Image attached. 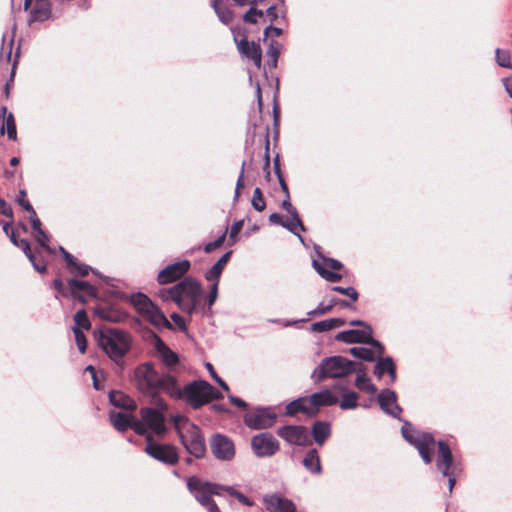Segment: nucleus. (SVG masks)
<instances>
[{
	"instance_id": "obj_22",
	"label": "nucleus",
	"mask_w": 512,
	"mask_h": 512,
	"mask_svg": "<svg viewBox=\"0 0 512 512\" xmlns=\"http://www.w3.org/2000/svg\"><path fill=\"white\" fill-rule=\"evenodd\" d=\"M52 15V6L49 0H36L34 7L30 11L28 23L44 22Z\"/></svg>"
},
{
	"instance_id": "obj_3",
	"label": "nucleus",
	"mask_w": 512,
	"mask_h": 512,
	"mask_svg": "<svg viewBox=\"0 0 512 512\" xmlns=\"http://www.w3.org/2000/svg\"><path fill=\"white\" fill-rule=\"evenodd\" d=\"M164 300H172L183 312L192 315L198 309L206 312L205 307L200 305L202 286L200 282L192 277H185L174 286L160 292Z\"/></svg>"
},
{
	"instance_id": "obj_49",
	"label": "nucleus",
	"mask_w": 512,
	"mask_h": 512,
	"mask_svg": "<svg viewBox=\"0 0 512 512\" xmlns=\"http://www.w3.org/2000/svg\"><path fill=\"white\" fill-rule=\"evenodd\" d=\"M73 333H74V337H75V342H76V345L78 347V350L84 354L86 352V348H87V339H86V336L84 334V332L80 329H78V327H73Z\"/></svg>"
},
{
	"instance_id": "obj_60",
	"label": "nucleus",
	"mask_w": 512,
	"mask_h": 512,
	"mask_svg": "<svg viewBox=\"0 0 512 512\" xmlns=\"http://www.w3.org/2000/svg\"><path fill=\"white\" fill-rule=\"evenodd\" d=\"M36 240L38 242V244L43 247L44 249H46L48 252H51V248L49 246V237L48 235L45 233L44 230L36 233Z\"/></svg>"
},
{
	"instance_id": "obj_44",
	"label": "nucleus",
	"mask_w": 512,
	"mask_h": 512,
	"mask_svg": "<svg viewBox=\"0 0 512 512\" xmlns=\"http://www.w3.org/2000/svg\"><path fill=\"white\" fill-rule=\"evenodd\" d=\"M75 325L73 327H78V329H90L91 322L88 318L87 312L84 309H80L74 315Z\"/></svg>"
},
{
	"instance_id": "obj_45",
	"label": "nucleus",
	"mask_w": 512,
	"mask_h": 512,
	"mask_svg": "<svg viewBox=\"0 0 512 512\" xmlns=\"http://www.w3.org/2000/svg\"><path fill=\"white\" fill-rule=\"evenodd\" d=\"M68 267L70 268L71 273L78 274L82 277L87 276L89 272H93L94 274L99 275V273L96 270H94L87 264L79 262L77 258L76 263L74 265H68Z\"/></svg>"
},
{
	"instance_id": "obj_25",
	"label": "nucleus",
	"mask_w": 512,
	"mask_h": 512,
	"mask_svg": "<svg viewBox=\"0 0 512 512\" xmlns=\"http://www.w3.org/2000/svg\"><path fill=\"white\" fill-rule=\"evenodd\" d=\"M368 336L367 330L348 329L336 334L335 340L346 344H365Z\"/></svg>"
},
{
	"instance_id": "obj_29",
	"label": "nucleus",
	"mask_w": 512,
	"mask_h": 512,
	"mask_svg": "<svg viewBox=\"0 0 512 512\" xmlns=\"http://www.w3.org/2000/svg\"><path fill=\"white\" fill-rule=\"evenodd\" d=\"M302 464L311 474L319 475L322 472L321 460L316 448H311L306 452Z\"/></svg>"
},
{
	"instance_id": "obj_5",
	"label": "nucleus",
	"mask_w": 512,
	"mask_h": 512,
	"mask_svg": "<svg viewBox=\"0 0 512 512\" xmlns=\"http://www.w3.org/2000/svg\"><path fill=\"white\" fill-rule=\"evenodd\" d=\"M177 394H171L174 398H184L193 409H199L207 403L208 393L212 391V385L206 380H194L182 389L176 381Z\"/></svg>"
},
{
	"instance_id": "obj_51",
	"label": "nucleus",
	"mask_w": 512,
	"mask_h": 512,
	"mask_svg": "<svg viewBox=\"0 0 512 512\" xmlns=\"http://www.w3.org/2000/svg\"><path fill=\"white\" fill-rule=\"evenodd\" d=\"M205 367L208 370L210 376L216 381V383L225 391H229L227 383L216 373L213 365L210 362L205 363Z\"/></svg>"
},
{
	"instance_id": "obj_46",
	"label": "nucleus",
	"mask_w": 512,
	"mask_h": 512,
	"mask_svg": "<svg viewBox=\"0 0 512 512\" xmlns=\"http://www.w3.org/2000/svg\"><path fill=\"white\" fill-rule=\"evenodd\" d=\"M251 205L258 212L263 211L266 207V202L259 187L254 189Z\"/></svg>"
},
{
	"instance_id": "obj_48",
	"label": "nucleus",
	"mask_w": 512,
	"mask_h": 512,
	"mask_svg": "<svg viewBox=\"0 0 512 512\" xmlns=\"http://www.w3.org/2000/svg\"><path fill=\"white\" fill-rule=\"evenodd\" d=\"M260 18H264L263 10L250 7V9L243 15V20L249 24H256Z\"/></svg>"
},
{
	"instance_id": "obj_35",
	"label": "nucleus",
	"mask_w": 512,
	"mask_h": 512,
	"mask_svg": "<svg viewBox=\"0 0 512 512\" xmlns=\"http://www.w3.org/2000/svg\"><path fill=\"white\" fill-rule=\"evenodd\" d=\"M222 0H212L211 1V7L213 8L214 12L216 13L219 21L225 25H228L232 22L234 18V14L232 10L228 7H221L220 3Z\"/></svg>"
},
{
	"instance_id": "obj_33",
	"label": "nucleus",
	"mask_w": 512,
	"mask_h": 512,
	"mask_svg": "<svg viewBox=\"0 0 512 512\" xmlns=\"http://www.w3.org/2000/svg\"><path fill=\"white\" fill-rule=\"evenodd\" d=\"M95 314L107 322L119 323L127 319V314L122 310L113 308H98Z\"/></svg>"
},
{
	"instance_id": "obj_63",
	"label": "nucleus",
	"mask_w": 512,
	"mask_h": 512,
	"mask_svg": "<svg viewBox=\"0 0 512 512\" xmlns=\"http://www.w3.org/2000/svg\"><path fill=\"white\" fill-rule=\"evenodd\" d=\"M3 232L6 234V236L9 237L13 245H18V238L16 237L13 229L11 228L10 222H6L5 224H3Z\"/></svg>"
},
{
	"instance_id": "obj_12",
	"label": "nucleus",
	"mask_w": 512,
	"mask_h": 512,
	"mask_svg": "<svg viewBox=\"0 0 512 512\" xmlns=\"http://www.w3.org/2000/svg\"><path fill=\"white\" fill-rule=\"evenodd\" d=\"M436 469L442 476H447L449 471H462L461 465L454 458L448 443L444 440L437 441Z\"/></svg>"
},
{
	"instance_id": "obj_53",
	"label": "nucleus",
	"mask_w": 512,
	"mask_h": 512,
	"mask_svg": "<svg viewBox=\"0 0 512 512\" xmlns=\"http://www.w3.org/2000/svg\"><path fill=\"white\" fill-rule=\"evenodd\" d=\"M130 428L133 429V431L138 435H145L149 430L142 419L137 420L135 417L132 419Z\"/></svg>"
},
{
	"instance_id": "obj_21",
	"label": "nucleus",
	"mask_w": 512,
	"mask_h": 512,
	"mask_svg": "<svg viewBox=\"0 0 512 512\" xmlns=\"http://www.w3.org/2000/svg\"><path fill=\"white\" fill-rule=\"evenodd\" d=\"M437 444L434 436L431 433H424L419 441L414 445L417 449L421 459L425 464H430L433 459V448L432 446Z\"/></svg>"
},
{
	"instance_id": "obj_6",
	"label": "nucleus",
	"mask_w": 512,
	"mask_h": 512,
	"mask_svg": "<svg viewBox=\"0 0 512 512\" xmlns=\"http://www.w3.org/2000/svg\"><path fill=\"white\" fill-rule=\"evenodd\" d=\"M178 436L185 450L197 459L206 455V444L201 429L195 424H189L186 431H178Z\"/></svg>"
},
{
	"instance_id": "obj_14",
	"label": "nucleus",
	"mask_w": 512,
	"mask_h": 512,
	"mask_svg": "<svg viewBox=\"0 0 512 512\" xmlns=\"http://www.w3.org/2000/svg\"><path fill=\"white\" fill-rule=\"evenodd\" d=\"M154 342V349L157 352L162 363L167 367L166 373L173 372L174 368L180 364L179 356L171 350L167 344L154 332L151 333Z\"/></svg>"
},
{
	"instance_id": "obj_24",
	"label": "nucleus",
	"mask_w": 512,
	"mask_h": 512,
	"mask_svg": "<svg viewBox=\"0 0 512 512\" xmlns=\"http://www.w3.org/2000/svg\"><path fill=\"white\" fill-rule=\"evenodd\" d=\"M331 433V423L328 421L318 420L311 426V436L314 442L319 446L324 445V443L330 438Z\"/></svg>"
},
{
	"instance_id": "obj_59",
	"label": "nucleus",
	"mask_w": 512,
	"mask_h": 512,
	"mask_svg": "<svg viewBox=\"0 0 512 512\" xmlns=\"http://www.w3.org/2000/svg\"><path fill=\"white\" fill-rule=\"evenodd\" d=\"M213 284L211 285V288H210V292H209V295H208V298H207V302H208V309H210L215 301L217 300V297H218V284L219 282L218 281H212Z\"/></svg>"
},
{
	"instance_id": "obj_17",
	"label": "nucleus",
	"mask_w": 512,
	"mask_h": 512,
	"mask_svg": "<svg viewBox=\"0 0 512 512\" xmlns=\"http://www.w3.org/2000/svg\"><path fill=\"white\" fill-rule=\"evenodd\" d=\"M190 267L191 263L189 260H182L170 264L158 273L157 281L161 285L172 283L184 276L189 271Z\"/></svg>"
},
{
	"instance_id": "obj_34",
	"label": "nucleus",
	"mask_w": 512,
	"mask_h": 512,
	"mask_svg": "<svg viewBox=\"0 0 512 512\" xmlns=\"http://www.w3.org/2000/svg\"><path fill=\"white\" fill-rule=\"evenodd\" d=\"M401 421L403 422V425L401 427L402 437L406 442L414 446L419 441V439L424 435L425 432L416 430L412 426V424L407 420L402 419Z\"/></svg>"
},
{
	"instance_id": "obj_61",
	"label": "nucleus",
	"mask_w": 512,
	"mask_h": 512,
	"mask_svg": "<svg viewBox=\"0 0 512 512\" xmlns=\"http://www.w3.org/2000/svg\"><path fill=\"white\" fill-rule=\"evenodd\" d=\"M331 311V305H324V303H319V305L309 311L307 313L308 316H316V315H324V314H327Z\"/></svg>"
},
{
	"instance_id": "obj_4",
	"label": "nucleus",
	"mask_w": 512,
	"mask_h": 512,
	"mask_svg": "<svg viewBox=\"0 0 512 512\" xmlns=\"http://www.w3.org/2000/svg\"><path fill=\"white\" fill-rule=\"evenodd\" d=\"M352 360L334 355L323 358L311 373V379L319 384L326 379L345 378L351 374Z\"/></svg>"
},
{
	"instance_id": "obj_19",
	"label": "nucleus",
	"mask_w": 512,
	"mask_h": 512,
	"mask_svg": "<svg viewBox=\"0 0 512 512\" xmlns=\"http://www.w3.org/2000/svg\"><path fill=\"white\" fill-rule=\"evenodd\" d=\"M237 50L245 58L253 61L254 65L259 69L262 64V50L255 41H248L246 34L237 41Z\"/></svg>"
},
{
	"instance_id": "obj_20",
	"label": "nucleus",
	"mask_w": 512,
	"mask_h": 512,
	"mask_svg": "<svg viewBox=\"0 0 512 512\" xmlns=\"http://www.w3.org/2000/svg\"><path fill=\"white\" fill-rule=\"evenodd\" d=\"M263 502L269 512H295V504L288 498L277 493L267 494L263 497Z\"/></svg>"
},
{
	"instance_id": "obj_37",
	"label": "nucleus",
	"mask_w": 512,
	"mask_h": 512,
	"mask_svg": "<svg viewBox=\"0 0 512 512\" xmlns=\"http://www.w3.org/2000/svg\"><path fill=\"white\" fill-rule=\"evenodd\" d=\"M312 266L315 269V271L326 281L331 283L339 282L342 279V275L337 273L336 271H329L327 270L322 263H320L318 260L312 261Z\"/></svg>"
},
{
	"instance_id": "obj_31",
	"label": "nucleus",
	"mask_w": 512,
	"mask_h": 512,
	"mask_svg": "<svg viewBox=\"0 0 512 512\" xmlns=\"http://www.w3.org/2000/svg\"><path fill=\"white\" fill-rule=\"evenodd\" d=\"M310 405H309V397H299L289 402L286 405V415L293 416L299 412L305 414L308 417H312L310 415Z\"/></svg>"
},
{
	"instance_id": "obj_10",
	"label": "nucleus",
	"mask_w": 512,
	"mask_h": 512,
	"mask_svg": "<svg viewBox=\"0 0 512 512\" xmlns=\"http://www.w3.org/2000/svg\"><path fill=\"white\" fill-rule=\"evenodd\" d=\"M277 415L270 407H257L244 416L245 425L253 430L271 428L276 422Z\"/></svg>"
},
{
	"instance_id": "obj_16",
	"label": "nucleus",
	"mask_w": 512,
	"mask_h": 512,
	"mask_svg": "<svg viewBox=\"0 0 512 512\" xmlns=\"http://www.w3.org/2000/svg\"><path fill=\"white\" fill-rule=\"evenodd\" d=\"M139 415L149 430L158 435H163L166 432L165 417L159 410L152 407H142L139 410Z\"/></svg>"
},
{
	"instance_id": "obj_18",
	"label": "nucleus",
	"mask_w": 512,
	"mask_h": 512,
	"mask_svg": "<svg viewBox=\"0 0 512 512\" xmlns=\"http://www.w3.org/2000/svg\"><path fill=\"white\" fill-rule=\"evenodd\" d=\"M338 397L330 390L323 389L309 396V405L311 408L310 415L316 417L321 407H330L338 404Z\"/></svg>"
},
{
	"instance_id": "obj_26",
	"label": "nucleus",
	"mask_w": 512,
	"mask_h": 512,
	"mask_svg": "<svg viewBox=\"0 0 512 512\" xmlns=\"http://www.w3.org/2000/svg\"><path fill=\"white\" fill-rule=\"evenodd\" d=\"M143 315L148 319V321L153 326H155L158 329L163 328V327L168 328V329H172L173 328L172 324L167 319L165 314L154 303H153V305L149 309H147L145 311V313Z\"/></svg>"
},
{
	"instance_id": "obj_50",
	"label": "nucleus",
	"mask_w": 512,
	"mask_h": 512,
	"mask_svg": "<svg viewBox=\"0 0 512 512\" xmlns=\"http://www.w3.org/2000/svg\"><path fill=\"white\" fill-rule=\"evenodd\" d=\"M331 290L343 295H346L350 298L351 301L356 302L359 298V293L354 287H342V286H333Z\"/></svg>"
},
{
	"instance_id": "obj_15",
	"label": "nucleus",
	"mask_w": 512,
	"mask_h": 512,
	"mask_svg": "<svg viewBox=\"0 0 512 512\" xmlns=\"http://www.w3.org/2000/svg\"><path fill=\"white\" fill-rule=\"evenodd\" d=\"M377 401L380 409L387 415L402 420L400 414L402 408L397 403V394L395 391L384 388L377 395Z\"/></svg>"
},
{
	"instance_id": "obj_27",
	"label": "nucleus",
	"mask_w": 512,
	"mask_h": 512,
	"mask_svg": "<svg viewBox=\"0 0 512 512\" xmlns=\"http://www.w3.org/2000/svg\"><path fill=\"white\" fill-rule=\"evenodd\" d=\"M109 402L115 407L123 408L128 411H134L137 408L136 402L121 391H110Z\"/></svg>"
},
{
	"instance_id": "obj_7",
	"label": "nucleus",
	"mask_w": 512,
	"mask_h": 512,
	"mask_svg": "<svg viewBox=\"0 0 512 512\" xmlns=\"http://www.w3.org/2000/svg\"><path fill=\"white\" fill-rule=\"evenodd\" d=\"M146 440L145 452L150 457L168 466L176 465L179 462V454L174 445L153 442L151 436H148Z\"/></svg>"
},
{
	"instance_id": "obj_64",
	"label": "nucleus",
	"mask_w": 512,
	"mask_h": 512,
	"mask_svg": "<svg viewBox=\"0 0 512 512\" xmlns=\"http://www.w3.org/2000/svg\"><path fill=\"white\" fill-rule=\"evenodd\" d=\"M0 214L6 216V217H13V209L12 207L3 199L0 197Z\"/></svg>"
},
{
	"instance_id": "obj_11",
	"label": "nucleus",
	"mask_w": 512,
	"mask_h": 512,
	"mask_svg": "<svg viewBox=\"0 0 512 512\" xmlns=\"http://www.w3.org/2000/svg\"><path fill=\"white\" fill-rule=\"evenodd\" d=\"M279 448V441L269 432L259 433L251 439L252 452L258 458L272 457Z\"/></svg>"
},
{
	"instance_id": "obj_2",
	"label": "nucleus",
	"mask_w": 512,
	"mask_h": 512,
	"mask_svg": "<svg viewBox=\"0 0 512 512\" xmlns=\"http://www.w3.org/2000/svg\"><path fill=\"white\" fill-rule=\"evenodd\" d=\"M93 338L111 361L123 367V358L132 346V337L127 331L103 326L93 330Z\"/></svg>"
},
{
	"instance_id": "obj_1",
	"label": "nucleus",
	"mask_w": 512,
	"mask_h": 512,
	"mask_svg": "<svg viewBox=\"0 0 512 512\" xmlns=\"http://www.w3.org/2000/svg\"><path fill=\"white\" fill-rule=\"evenodd\" d=\"M136 388L143 394L158 396L161 392L177 394L176 377L171 373H159L152 362L137 365L133 371Z\"/></svg>"
},
{
	"instance_id": "obj_55",
	"label": "nucleus",
	"mask_w": 512,
	"mask_h": 512,
	"mask_svg": "<svg viewBox=\"0 0 512 512\" xmlns=\"http://www.w3.org/2000/svg\"><path fill=\"white\" fill-rule=\"evenodd\" d=\"M281 44L276 40H271L269 42L268 50L266 52L269 58H279L281 53Z\"/></svg>"
},
{
	"instance_id": "obj_36",
	"label": "nucleus",
	"mask_w": 512,
	"mask_h": 512,
	"mask_svg": "<svg viewBox=\"0 0 512 512\" xmlns=\"http://www.w3.org/2000/svg\"><path fill=\"white\" fill-rule=\"evenodd\" d=\"M71 295L78 294L77 291H85L87 294L94 296L96 295V288L91 285L88 281L78 280L71 278L68 280Z\"/></svg>"
},
{
	"instance_id": "obj_23",
	"label": "nucleus",
	"mask_w": 512,
	"mask_h": 512,
	"mask_svg": "<svg viewBox=\"0 0 512 512\" xmlns=\"http://www.w3.org/2000/svg\"><path fill=\"white\" fill-rule=\"evenodd\" d=\"M374 374L378 378H382L385 373H388L390 376V383H394L396 381V366L394 360L391 356L376 358V364L373 370Z\"/></svg>"
},
{
	"instance_id": "obj_57",
	"label": "nucleus",
	"mask_w": 512,
	"mask_h": 512,
	"mask_svg": "<svg viewBox=\"0 0 512 512\" xmlns=\"http://www.w3.org/2000/svg\"><path fill=\"white\" fill-rule=\"evenodd\" d=\"M317 253L322 258L324 264L327 267H329L330 269H332L333 271H338V270L342 269L343 264L339 260L334 259V258L324 257L321 255V253L319 251H317Z\"/></svg>"
},
{
	"instance_id": "obj_38",
	"label": "nucleus",
	"mask_w": 512,
	"mask_h": 512,
	"mask_svg": "<svg viewBox=\"0 0 512 512\" xmlns=\"http://www.w3.org/2000/svg\"><path fill=\"white\" fill-rule=\"evenodd\" d=\"M281 207L287 211V213L290 215V218L292 220H294L295 224L299 227V230L300 231H306V228L299 216V213L297 211V209L292 205L291 203V200H290V196H285L282 203H281Z\"/></svg>"
},
{
	"instance_id": "obj_30",
	"label": "nucleus",
	"mask_w": 512,
	"mask_h": 512,
	"mask_svg": "<svg viewBox=\"0 0 512 512\" xmlns=\"http://www.w3.org/2000/svg\"><path fill=\"white\" fill-rule=\"evenodd\" d=\"M133 417V415L124 412L111 411L109 413V420L118 432H125L130 429Z\"/></svg>"
},
{
	"instance_id": "obj_52",
	"label": "nucleus",
	"mask_w": 512,
	"mask_h": 512,
	"mask_svg": "<svg viewBox=\"0 0 512 512\" xmlns=\"http://www.w3.org/2000/svg\"><path fill=\"white\" fill-rule=\"evenodd\" d=\"M311 331L323 333L332 330L329 319L317 321L311 324Z\"/></svg>"
},
{
	"instance_id": "obj_13",
	"label": "nucleus",
	"mask_w": 512,
	"mask_h": 512,
	"mask_svg": "<svg viewBox=\"0 0 512 512\" xmlns=\"http://www.w3.org/2000/svg\"><path fill=\"white\" fill-rule=\"evenodd\" d=\"M277 435L290 445L308 446L312 443L307 427L303 425H285L277 429Z\"/></svg>"
},
{
	"instance_id": "obj_43",
	"label": "nucleus",
	"mask_w": 512,
	"mask_h": 512,
	"mask_svg": "<svg viewBox=\"0 0 512 512\" xmlns=\"http://www.w3.org/2000/svg\"><path fill=\"white\" fill-rule=\"evenodd\" d=\"M495 60L500 67L509 69L512 68L511 55L507 50L497 48L495 50Z\"/></svg>"
},
{
	"instance_id": "obj_41",
	"label": "nucleus",
	"mask_w": 512,
	"mask_h": 512,
	"mask_svg": "<svg viewBox=\"0 0 512 512\" xmlns=\"http://www.w3.org/2000/svg\"><path fill=\"white\" fill-rule=\"evenodd\" d=\"M349 352L357 359L374 362L376 360L374 352L370 348L366 347H352Z\"/></svg>"
},
{
	"instance_id": "obj_54",
	"label": "nucleus",
	"mask_w": 512,
	"mask_h": 512,
	"mask_svg": "<svg viewBox=\"0 0 512 512\" xmlns=\"http://www.w3.org/2000/svg\"><path fill=\"white\" fill-rule=\"evenodd\" d=\"M243 225H244L243 219L237 220L232 224V226L230 228V233H229V241H230L231 245L236 242V237L239 234V232L241 231Z\"/></svg>"
},
{
	"instance_id": "obj_39",
	"label": "nucleus",
	"mask_w": 512,
	"mask_h": 512,
	"mask_svg": "<svg viewBox=\"0 0 512 512\" xmlns=\"http://www.w3.org/2000/svg\"><path fill=\"white\" fill-rule=\"evenodd\" d=\"M131 303L141 314H144L145 311L153 305L151 299L141 292H138L131 296Z\"/></svg>"
},
{
	"instance_id": "obj_8",
	"label": "nucleus",
	"mask_w": 512,
	"mask_h": 512,
	"mask_svg": "<svg viewBox=\"0 0 512 512\" xmlns=\"http://www.w3.org/2000/svg\"><path fill=\"white\" fill-rule=\"evenodd\" d=\"M209 445L212 455L218 461L230 462L236 456L235 443L225 434H213L210 438Z\"/></svg>"
},
{
	"instance_id": "obj_40",
	"label": "nucleus",
	"mask_w": 512,
	"mask_h": 512,
	"mask_svg": "<svg viewBox=\"0 0 512 512\" xmlns=\"http://www.w3.org/2000/svg\"><path fill=\"white\" fill-rule=\"evenodd\" d=\"M359 395L355 391H348L343 394L342 399L339 403V407L342 410H352L358 406Z\"/></svg>"
},
{
	"instance_id": "obj_47",
	"label": "nucleus",
	"mask_w": 512,
	"mask_h": 512,
	"mask_svg": "<svg viewBox=\"0 0 512 512\" xmlns=\"http://www.w3.org/2000/svg\"><path fill=\"white\" fill-rule=\"evenodd\" d=\"M365 344L374 348L376 350V352L378 353V356H380V357H382V355L385 352L384 345L380 341L373 338V328L372 327L368 328V336H367Z\"/></svg>"
},
{
	"instance_id": "obj_9",
	"label": "nucleus",
	"mask_w": 512,
	"mask_h": 512,
	"mask_svg": "<svg viewBox=\"0 0 512 512\" xmlns=\"http://www.w3.org/2000/svg\"><path fill=\"white\" fill-rule=\"evenodd\" d=\"M187 488L202 506H206L212 500V495H221L220 484L204 482L195 476L187 479Z\"/></svg>"
},
{
	"instance_id": "obj_58",
	"label": "nucleus",
	"mask_w": 512,
	"mask_h": 512,
	"mask_svg": "<svg viewBox=\"0 0 512 512\" xmlns=\"http://www.w3.org/2000/svg\"><path fill=\"white\" fill-rule=\"evenodd\" d=\"M283 34V29L280 28V27H275L273 26V24H269L268 26L265 27L264 31H263V37H264V41L271 35L275 36V37H279Z\"/></svg>"
},
{
	"instance_id": "obj_28",
	"label": "nucleus",
	"mask_w": 512,
	"mask_h": 512,
	"mask_svg": "<svg viewBox=\"0 0 512 512\" xmlns=\"http://www.w3.org/2000/svg\"><path fill=\"white\" fill-rule=\"evenodd\" d=\"M232 255V250L225 252L206 272L205 279L207 281H218L227 262Z\"/></svg>"
},
{
	"instance_id": "obj_42",
	"label": "nucleus",
	"mask_w": 512,
	"mask_h": 512,
	"mask_svg": "<svg viewBox=\"0 0 512 512\" xmlns=\"http://www.w3.org/2000/svg\"><path fill=\"white\" fill-rule=\"evenodd\" d=\"M5 128L7 130V135L10 140L16 141L17 140V130H16V123L15 119L12 113H9L6 118L4 119V123L1 127V133L3 134L5 131Z\"/></svg>"
},
{
	"instance_id": "obj_56",
	"label": "nucleus",
	"mask_w": 512,
	"mask_h": 512,
	"mask_svg": "<svg viewBox=\"0 0 512 512\" xmlns=\"http://www.w3.org/2000/svg\"><path fill=\"white\" fill-rule=\"evenodd\" d=\"M26 191L24 189H21L18 193V196L16 197V202L19 206H21L25 211L31 212L32 205L31 203L26 199Z\"/></svg>"
},
{
	"instance_id": "obj_32",
	"label": "nucleus",
	"mask_w": 512,
	"mask_h": 512,
	"mask_svg": "<svg viewBox=\"0 0 512 512\" xmlns=\"http://www.w3.org/2000/svg\"><path fill=\"white\" fill-rule=\"evenodd\" d=\"M269 221L273 224H277L282 226L283 228L287 229L292 234L296 235L299 240L303 243V237L300 235L299 227L295 224L294 220L290 219H284V217L276 212H273L269 216Z\"/></svg>"
},
{
	"instance_id": "obj_62",
	"label": "nucleus",
	"mask_w": 512,
	"mask_h": 512,
	"mask_svg": "<svg viewBox=\"0 0 512 512\" xmlns=\"http://www.w3.org/2000/svg\"><path fill=\"white\" fill-rule=\"evenodd\" d=\"M461 473V471H449L447 476H443L447 479L448 482V492L449 495L452 493L453 488L457 481V476Z\"/></svg>"
}]
</instances>
